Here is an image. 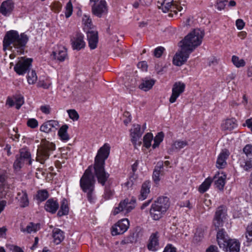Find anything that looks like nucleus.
<instances>
[{"label": "nucleus", "instance_id": "nucleus-11", "mask_svg": "<svg viewBox=\"0 0 252 252\" xmlns=\"http://www.w3.org/2000/svg\"><path fill=\"white\" fill-rule=\"evenodd\" d=\"M185 88L184 83L181 82H176L172 89V94L169 98L170 102L171 103L175 102L180 95L184 92Z\"/></svg>", "mask_w": 252, "mask_h": 252}, {"label": "nucleus", "instance_id": "nucleus-12", "mask_svg": "<svg viewBox=\"0 0 252 252\" xmlns=\"http://www.w3.org/2000/svg\"><path fill=\"white\" fill-rule=\"evenodd\" d=\"M71 45L73 49L77 51L85 48L86 43L84 40V35L81 33H77L71 38Z\"/></svg>", "mask_w": 252, "mask_h": 252}, {"label": "nucleus", "instance_id": "nucleus-56", "mask_svg": "<svg viewBox=\"0 0 252 252\" xmlns=\"http://www.w3.org/2000/svg\"><path fill=\"white\" fill-rule=\"evenodd\" d=\"M244 153L248 157L249 155L252 154V145L250 144H248L245 146L243 149Z\"/></svg>", "mask_w": 252, "mask_h": 252}, {"label": "nucleus", "instance_id": "nucleus-33", "mask_svg": "<svg viewBox=\"0 0 252 252\" xmlns=\"http://www.w3.org/2000/svg\"><path fill=\"white\" fill-rule=\"evenodd\" d=\"M150 213L151 217L154 220H158L165 212H162L161 209L152 204Z\"/></svg>", "mask_w": 252, "mask_h": 252}, {"label": "nucleus", "instance_id": "nucleus-14", "mask_svg": "<svg viewBox=\"0 0 252 252\" xmlns=\"http://www.w3.org/2000/svg\"><path fill=\"white\" fill-rule=\"evenodd\" d=\"M174 1L173 0H158L157 1V6L161 9L164 13L175 10L174 6Z\"/></svg>", "mask_w": 252, "mask_h": 252}, {"label": "nucleus", "instance_id": "nucleus-41", "mask_svg": "<svg viewBox=\"0 0 252 252\" xmlns=\"http://www.w3.org/2000/svg\"><path fill=\"white\" fill-rule=\"evenodd\" d=\"M164 133L162 132H158L154 139V144L152 145L153 149L158 147L160 143L163 141Z\"/></svg>", "mask_w": 252, "mask_h": 252}, {"label": "nucleus", "instance_id": "nucleus-21", "mask_svg": "<svg viewBox=\"0 0 252 252\" xmlns=\"http://www.w3.org/2000/svg\"><path fill=\"white\" fill-rule=\"evenodd\" d=\"M153 205L166 212L169 207V198L166 196L159 197Z\"/></svg>", "mask_w": 252, "mask_h": 252}, {"label": "nucleus", "instance_id": "nucleus-57", "mask_svg": "<svg viewBox=\"0 0 252 252\" xmlns=\"http://www.w3.org/2000/svg\"><path fill=\"white\" fill-rule=\"evenodd\" d=\"M164 50V48L162 47H158L155 49L154 51V55L157 57L159 58Z\"/></svg>", "mask_w": 252, "mask_h": 252}, {"label": "nucleus", "instance_id": "nucleus-3", "mask_svg": "<svg viewBox=\"0 0 252 252\" xmlns=\"http://www.w3.org/2000/svg\"><path fill=\"white\" fill-rule=\"evenodd\" d=\"M204 32L200 29H195L180 42V47L183 50H186L191 53L197 47L199 46L204 36Z\"/></svg>", "mask_w": 252, "mask_h": 252}, {"label": "nucleus", "instance_id": "nucleus-46", "mask_svg": "<svg viewBox=\"0 0 252 252\" xmlns=\"http://www.w3.org/2000/svg\"><path fill=\"white\" fill-rule=\"evenodd\" d=\"M73 6L71 0H69L66 4L65 7V16L66 18H69L72 13Z\"/></svg>", "mask_w": 252, "mask_h": 252}, {"label": "nucleus", "instance_id": "nucleus-50", "mask_svg": "<svg viewBox=\"0 0 252 252\" xmlns=\"http://www.w3.org/2000/svg\"><path fill=\"white\" fill-rule=\"evenodd\" d=\"M69 118L73 121H77L79 118L78 113L73 109L67 110Z\"/></svg>", "mask_w": 252, "mask_h": 252}, {"label": "nucleus", "instance_id": "nucleus-62", "mask_svg": "<svg viewBox=\"0 0 252 252\" xmlns=\"http://www.w3.org/2000/svg\"><path fill=\"white\" fill-rule=\"evenodd\" d=\"M174 6L175 7L174 9L175 11L172 10V12H173L176 14L177 13V11H181L183 9V7L176 3V1H174Z\"/></svg>", "mask_w": 252, "mask_h": 252}, {"label": "nucleus", "instance_id": "nucleus-24", "mask_svg": "<svg viewBox=\"0 0 252 252\" xmlns=\"http://www.w3.org/2000/svg\"><path fill=\"white\" fill-rule=\"evenodd\" d=\"M188 145V142L186 140H177L172 143L170 148L168 150V153L171 154L174 152H178Z\"/></svg>", "mask_w": 252, "mask_h": 252}, {"label": "nucleus", "instance_id": "nucleus-5", "mask_svg": "<svg viewBox=\"0 0 252 252\" xmlns=\"http://www.w3.org/2000/svg\"><path fill=\"white\" fill-rule=\"evenodd\" d=\"M55 149V145L47 141L42 142L41 148L37 152V160L41 163L48 158L51 152Z\"/></svg>", "mask_w": 252, "mask_h": 252}, {"label": "nucleus", "instance_id": "nucleus-59", "mask_svg": "<svg viewBox=\"0 0 252 252\" xmlns=\"http://www.w3.org/2000/svg\"><path fill=\"white\" fill-rule=\"evenodd\" d=\"M236 26L238 29L242 30L245 26V23L242 19H238L236 21Z\"/></svg>", "mask_w": 252, "mask_h": 252}, {"label": "nucleus", "instance_id": "nucleus-13", "mask_svg": "<svg viewBox=\"0 0 252 252\" xmlns=\"http://www.w3.org/2000/svg\"><path fill=\"white\" fill-rule=\"evenodd\" d=\"M87 36L89 46L91 49H94L96 48L98 41L97 32L90 30L87 32Z\"/></svg>", "mask_w": 252, "mask_h": 252}, {"label": "nucleus", "instance_id": "nucleus-58", "mask_svg": "<svg viewBox=\"0 0 252 252\" xmlns=\"http://www.w3.org/2000/svg\"><path fill=\"white\" fill-rule=\"evenodd\" d=\"M40 110L45 114H49L51 111V107L48 105H44L40 106Z\"/></svg>", "mask_w": 252, "mask_h": 252}, {"label": "nucleus", "instance_id": "nucleus-42", "mask_svg": "<svg viewBox=\"0 0 252 252\" xmlns=\"http://www.w3.org/2000/svg\"><path fill=\"white\" fill-rule=\"evenodd\" d=\"M153 140V135L151 133H147L143 137L144 146L149 148L151 146V142Z\"/></svg>", "mask_w": 252, "mask_h": 252}, {"label": "nucleus", "instance_id": "nucleus-22", "mask_svg": "<svg viewBox=\"0 0 252 252\" xmlns=\"http://www.w3.org/2000/svg\"><path fill=\"white\" fill-rule=\"evenodd\" d=\"M53 55L55 59L63 62L67 57L66 49L63 46H59L58 49L53 52Z\"/></svg>", "mask_w": 252, "mask_h": 252}, {"label": "nucleus", "instance_id": "nucleus-27", "mask_svg": "<svg viewBox=\"0 0 252 252\" xmlns=\"http://www.w3.org/2000/svg\"><path fill=\"white\" fill-rule=\"evenodd\" d=\"M59 207V204L57 200L54 199H48L45 204V209L52 214L56 213Z\"/></svg>", "mask_w": 252, "mask_h": 252}, {"label": "nucleus", "instance_id": "nucleus-53", "mask_svg": "<svg viewBox=\"0 0 252 252\" xmlns=\"http://www.w3.org/2000/svg\"><path fill=\"white\" fill-rule=\"evenodd\" d=\"M27 125L29 127L34 128L37 126L38 122L35 119H30L27 122Z\"/></svg>", "mask_w": 252, "mask_h": 252}, {"label": "nucleus", "instance_id": "nucleus-7", "mask_svg": "<svg viewBox=\"0 0 252 252\" xmlns=\"http://www.w3.org/2000/svg\"><path fill=\"white\" fill-rule=\"evenodd\" d=\"M145 128L146 125L145 124L144 129ZM144 130V129L141 130L140 126L138 124L133 125L130 130L131 141L135 148H137L141 144V141L140 140Z\"/></svg>", "mask_w": 252, "mask_h": 252}, {"label": "nucleus", "instance_id": "nucleus-9", "mask_svg": "<svg viewBox=\"0 0 252 252\" xmlns=\"http://www.w3.org/2000/svg\"><path fill=\"white\" fill-rule=\"evenodd\" d=\"M129 226V222L128 219H122L112 226L111 228L112 234L113 236L122 234L126 231Z\"/></svg>", "mask_w": 252, "mask_h": 252}, {"label": "nucleus", "instance_id": "nucleus-39", "mask_svg": "<svg viewBox=\"0 0 252 252\" xmlns=\"http://www.w3.org/2000/svg\"><path fill=\"white\" fill-rule=\"evenodd\" d=\"M212 180L211 178H207L200 185L198 188V191L200 193H204L206 191L210 188Z\"/></svg>", "mask_w": 252, "mask_h": 252}, {"label": "nucleus", "instance_id": "nucleus-1", "mask_svg": "<svg viewBox=\"0 0 252 252\" xmlns=\"http://www.w3.org/2000/svg\"><path fill=\"white\" fill-rule=\"evenodd\" d=\"M110 150V147L108 143L104 144L99 149L95 158L94 166H89L80 180V187L86 194L87 199L90 203L94 202L96 198L94 192L95 180L92 170H94L98 183L104 185L109 176V174L105 171L104 165L105 159L109 156Z\"/></svg>", "mask_w": 252, "mask_h": 252}, {"label": "nucleus", "instance_id": "nucleus-26", "mask_svg": "<svg viewBox=\"0 0 252 252\" xmlns=\"http://www.w3.org/2000/svg\"><path fill=\"white\" fill-rule=\"evenodd\" d=\"M59 126V122L55 120H50L44 123L40 126L41 131L48 133L51 131L53 129H57Z\"/></svg>", "mask_w": 252, "mask_h": 252}, {"label": "nucleus", "instance_id": "nucleus-6", "mask_svg": "<svg viewBox=\"0 0 252 252\" xmlns=\"http://www.w3.org/2000/svg\"><path fill=\"white\" fill-rule=\"evenodd\" d=\"M135 200L132 199H125L121 201L117 207H115L112 211V214L116 215L120 212L125 214L130 212L135 207Z\"/></svg>", "mask_w": 252, "mask_h": 252}, {"label": "nucleus", "instance_id": "nucleus-28", "mask_svg": "<svg viewBox=\"0 0 252 252\" xmlns=\"http://www.w3.org/2000/svg\"><path fill=\"white\" fill-rule=\"evenodd\" d=\"M225 212L222 210V207L218 208L216 212L215 217L214 220V225L216 228L222 226V219L225 216Z\"/></svg>", "mask_w": 252, "mask_h": 252}, {"label": "nucleus", "instance_id": "nucleus-63", "mask_svg": "<svg viewBox=\"0 0 252 252\" xmlns=\"http://www.w3.org/2000/svg\"><path fill=\"white\" fill-rule=\"evenodd\" d=\"M138 68H141L142 70H146L147 68V65L145 62H141L137 64Z\"/></svg>", "mask_w": 252, "mask_h": 252}, {"label": "nucleus", "instance_id": "nucleus-37", "mask_svg": "<svg viewBox=\"0 0 252 252\" xmlns=\"http://www.w3.org/2000/svg\"><path fill=\"white\" fill-rule=\"evenodd\" d=\"M69 208L68 201L65 199H63L61 202L60 210L58 212V216L61 217L68 214Z\"/></svg>", "mask_w": 252, "mask_h": 252}, {"label": "nucleus", "instance_id": "nucleus-25", "mask_svg": "<svg viewBox=\"0 0 252 252\" xmlns=\"http://www.w3.org/2000/svg\"><path fill=\"white\" fill-rule=\"evenodd\" d=\"M222 130L231 131L237 127V121L234 118L227 119L221 125Z\"/></svg>", "mask_w": 252, "mask_h": 252}, {"label": "nucleus", "instance_id": "nucleus-38", "mask_svg": "<svg viewBox=\"0 0 252 252\" xmlns=\"http://www.w3.org/2000/svg\"><path fill=\"white\" fill-rule=\"evenodd\" d=\"M240 166L244 170L248 171L252 168V158L242 159L240 162Z\"/></svg>", "mask_w": 252, "mask_h": 252}, {"label": "nucleus", "instance_id": "nucleus-60", "mask_svg": "<svg viewBox=\"0 0 252 252\" xmlns=\"http://www.w3.org/2000/svg\"><path fill=\"white\" fill-rule=\"evenodd\" d=\"M134 178H130L129 180L124 184V187L127 188V189L132 187V186L134 185Z\"/></svg>", "mask_w": 252, "mask_h": 252}, {"label": "nucleus", "instance_id": "nucleus-43", "mask_svg": "<svg viewBox=\"0 0 252 252\" xmlns=\"http://www.w3.org/2000/svg\"><path fill=\"white\" fill-rule=\"evenodd\" d=\"M232 62L234 65L237 67H241L244 66L245 62L243 59H240L236 56H233L232 57Z\"/></svg>", "mask_w": 252, "mask_h": 252}, {"label": "nucleus", "instance_id": "nucleus-47", "mask_svg": "<svg viewBox=\"0 0 252 252\" xmlns=\"http://www.w3.org/2000/svg\"><path fill=\"white\" fill-rule=\"evenodd\" d=\"M227 2L226 0H217L215 4V7L219 11L223 10Z\"/></svg>", "mask_w": 252, "mask_h": 252}, {"label": "nucleus", "instance_id": "nucleus-20", "mask_svg": "<svg viewBox=\"0 0 252 252\" xmlns=\"http://www.w3.org/2000/svg\"><path fill=\"white\" fill-rule=\"evenodd\" d=\"M16 198L21 207L25 208L29 206V199L26 190H22L18 192Z\"/></svg>", "mask_w": 252, "mask_h": 252}, {"label": "nucleus", "instance_id": "nucleus-32", "mask_svg": "<svg viewBox=\"0 0 252 252\" xmlns=\"http://www.w3.org/2000/svg\"><path fill=\"white\" fill-rule=\"evenodd\" d=\"M40 229V224L38 223H34L31 222L27 225L26 228L21 227V231L23 232L27 233H35Z\"/></svg>", "mask_w": 252, "mask_h": 252}, {"label": "nucleus", "instance_id": "nucleus-49", "mask_svg": "<svg viewBox=\"0 0 252 252\" xmlns=\"http://www.w3.org/2000/svg\"><path fill=\"white\" fill-rule=\"evenodd\" d=\"M24 164L25 163L18 158V156H17L16 159L13 164V167L15 170L19 171Z\"/></svg>", "mask_w": 252, "mask_h": 252}, {"label": "nucleus", "instance_id": "nucleus-29", "mask_svg": "<svg viewBox=\"0 0 252 252\" xmlns=\"http://www.w3.org/2000/svg\"><path fill=\"white\" fill-rule=\"evenodd\" d=\"M53 238L54 243L56 245L60 244L64 238V232L59 228H55L53 230Z\"/></svg>", "mask_w": 252, "mask_h": 252}, {"label": "nucleus", "instance_id": "nucleus-16", "mask_svg": "<svg viewBox=\"0 0 252 252\" xmlns=\"http://www.w3.org/2000/svg\"><path fill=\"white\" fill-rule=\"evenodd\" d=\"M14 3L11 0L4 1L0 7V13L5 16H9L14 9Z\"/></svg>", "mask_w": 252, "mask_h": 252}, {"label": "nucleus", "instance_id": "nucleus-54", "mask_svg": "<svg viewBox=\"0 0 252 252\" xmlns=\"http://www.w3.org/2000/svg\"><path fill=\"white\" fill-rule=\"evenodd\" d=\"M15 102L16 109H19L24 103V98L22 96L17 97Z\"/></svg>", "mask_w": 252, "mask_h": 252}, {"label": "nucleus", "instance_id": "nucleus-45", "mask_svg": "<svg viewBox=\"0 0 252 252\" xmlns=\"http://www.w3.org/2000/svg\"><path fill=\"white\" fill-rule=\"evenodd\" d=\"M37 80V76L35 72L32 70L31 72H29L27 76V81L29 84H34Z\"/></svg>", "mask_w": 252, "mask_h": 252}, {"label": "nucleus", "instance_id": "nucleus-61", "mask_svg": "<svg viewBox=\"0 0 252 252\" xmlns=\"http://www.w3.org/2000/svg\"><path fill=\"white\" fill-rule=\"evenodd\" d=\"M163 252H176V250L171 245H168L166 246Z\"/></svg>", "mask_w": 252, "mask_h": 252}, {"label": "nucleus", "instance_id": "nucleus-55", "mask_svg": "<svg viewBox=\"0 0 252 252\" xmlns=\"http://www.w3.org/2000/svg\"><path fill=\"white\" fill-rule=\"evenodd\" d=\"M7 247L12 252H24L20 247L13 245H8Z\"/></svg>", "mask_w": 252, "mask_h": 252}, {"label": "nucleus", "instance_id": "nucleus-19", "mask_svg": "<svg viewBox=\"0 0 252 252\" xmlns=\"http://www.w3.org/2000/svg\"><path fill=\"white\" fill-rule=\"evenodd\" d=\"M159 235L158 232L151 234L147 247L149 250L155 252L159 248L158 243Z\"/></svg>", "mask_w": 252, "mask_h": 252}, {"label": "nucleus", "instance_id": "nucleus-40", "mask_svg": "<svg viewBox=\"0 0 252 252\" xmlns=\"http://www.w3.org/2000/svg\"><path fill=\"white\" fill-rule=\"evenodd\" d=\"M205 229L204 228L199 227L196 229V231L194 234L193 240L194 241L198 242L202 240L204 237Z\"/></svg>", "mask_w": 252, "mask_h": 252}, {"label": "nucleus", "instance_id": "nucleus-10", "mask_svg": "<svg viewBox=\"0 0 252 252\" xmlns=\"http://www.w3.org/2000/svg\"><path fill=\"white\" fill-rule=\"evenodd\" d=\"M181 47V50L176 53L173 60L174 64L177 66H181L186 62L191 53L188 51L183 50V48Z\"/></svg>", "mask_w": 252, "mask_h": 252}, {"label": "nucleus", "instance_id": "nucleus-8", "mask_svg": "<svg viewBox=\"0 0 252 252\" xmlns=\"http://www.w3.org/2000/svg\"><path fill=\"white\" fill-rule=\"evenodd\" d=\"M32 61L31 59L22 57L16 64L14 69L19 75H24L29 69Z\"/></svg>", "mask_w": 252, "mask_h": 252}, {"label": "nucleus", "instance_id": "nucleus-18", "mask_svg": "<svg viewBox=\"0 0 252 252\" xmlns=\"http://www.w3.org/2000/svg\"><path fill=\"white\" fill-rule=\"evenodd\" d=\"M229 155V152L227 150L221 151L218 157L216 162V166L217 168L221 169L224 168L226 164V159Z\"/></svg>", "mask_w": 252, "mask_h": 252}, {"label": "nucleus", "instance_id": "nucleus-36", "mask_svg": "<svg viewBox=\"0 0 252 252\" xmlns=\"http://www.w3.org/2000/svg\"><path fill=\"white\" fill-rule=\"evenodd\" d=\"M68 127L66 125H64L59 129L58 131V135L60 139L64 141H67L69 140V135L67 132Z\"/></svg>", "mask_w": 252, "mask_h": 252}, {"label": "nucleus", "instance_id": "nucleus-31", "mask_svg": "<svg viewBox=\"0 0 252 252\" xmlns=\"http://www.w3.org/2000/svg\"><path fill=\"white\" fill-rule=\"evenodd\" d=\"M18 158L20 159L24 163L29 165L32 164V159L30 152L25 149H22L20 151V154Z\"/></svg>", "mask_w": 252, "mask_h": 252}, {"label": "nucleus", "instance_id": "nucleus-15", "mask_svg": "<svg viewBox=\"0 0 252 252\" xmlns=\"http://www.w3.org/2000/svg\"><path fill=\"white\" fill-rule=\"evenodd\" d=\"M92 11L95 15L100 17L102 14L106 13L107 11L106 1L101 0L97 4L93 6Z\"/></svg>", "mask_w": 252, "mask_h": 252}, {"label": "nucleus", "instance_id": "nucleus-51", "mask_svg": "<svg viewBox=\"0 0 252 252\" xmlns=\"http://www.w3.org/2000/svg\"><path fill=\"white\" fill-rule=\"evenodd\" d=\"M82 22L88 28H91L92 26V20L89 15L84 14L83 17Z\"/></svg>", "mask_w": 252, "mask_h": 252}, {"label": "nucleus", "instance_id": "nucleus-52", "mask_svg": "<svg viewBox=\"0 0 252 252\" xmlns=\"http://www.w3.org/2000/svg\"><path fill=\"white\" fill-rule=\"evenodd\" d=\"M246 237L248 241H252V223L249 225L247 228Z\"/></svg>", "mask_w": 252, "mask_h": 252}, {"label": "nucleus", "instance_id": "nucleus-44", "mask_svg": "<svg viewBox=\"0 0 252 252\" xmlns=\"http://www.w3.org/2000/svg\"><path fill=\"white\" fill-rule=\"evenodd\" d=\"M48 196V192L47 190L44 189L40 190L37 193L36 198L40 202H42L46 200Z\"/></svg>", "mask_w": 252, "mask_h": 252}, {"label": "nucleus", "instance_id": "nucleus-64", "mask_svg": "<svg viewBox=\"0 0 252 252\" xmlns=\"http://www.w3.org/2000/svg\"><path fill=\"white\" fill-rule=\"evenodd\" d=\"M206 252H218V248L216 246H210L207 250Z\"/></svg>", "mask_w": 252, "mask_h": 252}, {"label": "nucleus", "instance_id": "nucleus-34", "mask_svg": "<svg viewBox=\"0 0 252 252\" xmlns=\"http://www.w3.org/2000/svg\"><path fill=\"white\" fill-rule=\"evenodd\" d=\"M150 187L151 185L149 182H146L143 184L139 197V199L143 200L147 198L150 192Z\"/></svg>", "mask_w": 252, "mask_h": 252}, {"label": "nucleus", "instance_id": "nucleus-23", "mask_svg": "<svg viewBox=\"0 0 252 252\" xmlns=\"http://www.w3.org/2000/svg\"><path fill=\"white\" fill-rule=\"evenodd\" d=\"M226 178V175L223 172L216 174L214 178L216 187L220 190H223L225 184Z\"/></svg>", "mask_w": 252, "mask_h": 252}, {"label": "nucleus", "instance_id": "nucleus-17", "mask_svg": "<svg viewBox=\"0 0 252 252\" xmlns=\"http://www.w3.org/2000/svg\"><path fill=\"white\" fill-rule=\"evenodd\" d=\"M10 186L5 181L3 177L0 176V199L5 198L6 196H10Z\"/></svg>", "mask_w": 252, "mask_h": 252}, {"label": "nucleus", "instance_id": "nucleus-48", "mask_svg": "<svg viewBox=\"0 0 252 252\" xmlns=\"http://www.w3.org/2000/svg\"><path fill=\"white\" fill-rule=\"evenodd\" d=\"M114 194V190L110 188H106L103 195L105 200L111 199Z\"/></svg>", "mask_w": 252, "mask_h": 252}, {"label": "nucleus", "instance_id": "nucleus-2", "mask_svg": "<svg viewBox=\"0 0 252 252\" xmlns=\"http://www.w3.org/2000/svg\"><path fill=\"white\" fill-rule=\"evenodd\" d=\"M28 40L29 37L25 33L19 34L16 30H10L6 32L3 38V50L8 49L23 54Z\"/></svg>", "mask_w": 252, "mask_h": 252}, {"label": "nucleus", "instance_id": "nucleus-35", "mask_svg": "<svg viewBox=\"0 0 252 252\" xmlns=\"http://www.w3.org/2000/svg\"><path fill=\"white\" fill-rule=\"evenodd\" d=\"M163 168V163L162 162H158L156 166L154 171L153 172V178L155 182H158L160 180V175L162 172V169Z\"/></svg>", "mask_w": 252, "mask_h": 252}, {"label": "nucleus", "instance_id": "nucleus-4", "mask_svg": "<svg viewBox=\"0 0 252 252\" xmlns=\"http://www.w3.org/2000/svg\"><path fill=\"white\" fill-rule=\"evenodd\" d=\"M218 243L220 247L225 251L239 252L240 243L235 239H230L223 229L219 230L217 236Z\"/></svg>", "mask_w": 252, "mask_h": 252}, {"label": "nucleus", "instance_id": "nucleus-30", "mask_svg": "<svg viewBox=\"0 0 252 252\" xmlns=\"http://www.w3.org/2000/svg\"><path fill=\"white\" fill-rule=\"evenodd\" d=\"M155 83V81L154 79L145 78L142 80L139 88L144 91H147L153 87Z\"/></svg>", "mask_w": 252, "mask_h": 252}]
</instances>
